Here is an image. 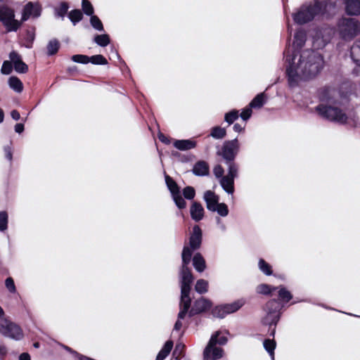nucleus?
<instances>
[{"instance_id": "f257e3e1", "label": "nucleus", "mask_w": 360, "mask_h": 360, "mask_svg": "<svg viewBox=\"0 0 360 360\" xmlns=\"http://www.w3.org/2000/svg\"><path fill=\"white\" fill-rule=\"evenodd\" d=\"M290 51L284 52L289 65L286 69L288 84L290 87L296 86L302 79H309L316 77L323 69L324 61L322 56L313 50H304L299 58L296 56L290 59L288 55Z\"/></svg>"}, {"instance_id": "f03ea898", "label": "nucleus", "mask_w": 360, "mask_h": 360, "mask_svg": "<svg viewBox=\"0 0 360 360\" xmlns=\"http://www.w3.org/2000/svg\"><path fill=\"white\" fill-rule=\"evenodd\" d=\"M192 257V252L189 248L186 245L183 248L181 258L182 266L180 271L181 276V300L179 303L180 311L179 318L184 319L189 310L191 304L190 297L191 284L193 281V277L191 269L188 267Z\"/></svg>"}, {"instance_id": "7ed1b4c3", "label": "nucleus", "mask_w": 360, "mask_h": 360, "mask_svg": "<svg viewBox=\"0 0 360 360\" xmlns=\"http://www.w3.org/2000/svg\"><path fill=\"white\" fill-rule=\"evenodd\" d=\"M316 111L323 119L339 124L346 123L348 118L346 113L340 108L339 103L330 100H328L326 103L317 105Z\"/></svg>"}, {"instance_id": "20e7f679", "label": "nucleus", "mask_w": 360, "mask_h": 360, "mask_svg": "<svg viewBox=\"0 0 360 360\" xmlns=\"http://www.w3.org/2000/svg\"><path fill=\"white\" fill-rule=\"evenodd\" d=\"M220 330L213 333L203 351V360H217L224 355V349L217 345H225L228 339L225 335H221Z\"/></svg>"}, {"instance_id": "39448f33", "label": "nucleus", "mask_w": 360, "mask_h": 360, "mask_svg": "<svg viewBox=\"0 0 360 360\" xmlns=\"http://www.w3.org/2000/svg\"><path fill=\"white\" fill-rule=\"evenodd\" d=\"M338 31L342 39L351 40L360 32V22L355 18H342L338 21Z\"/></svg>"}, {"instance_id": "423d86ee", "label": "nucleus", "mask_w": 360, "mask_h": 360, "mask_svg": "<svg viewBox=\"0 0 360 360\" xmlns=\"http://www.w3.org/2000/svg\"><path fill=\"white\" fill-rule=\"evenodd\" d=\"M321 4L316 1L314 4L302 6L298 11L292 15L295 22L303 25L312 20L316 15L321 13Z\"/></svg>"}, {"instance_id": "0eeeda50", "label": "nucleus", "mask_w": 360, "mask_h": 360, "mask_svg": "<svg viewBox=\"0 0 360 360\" xmlns=\"http://www.w3.org/2000/svg\"><path fill=\"white\" fill-rule=\"evenodd\" d=\"M282 307L283 305L276 299H272L267 302L264 307L266 315L262 319L263 324L266 326L274 325L276 326L280 319Z\"/></svg>"}, {"instance_id": "6e6552de", "label": "nucleus", "mask_w": 360, "mask_h": 360, "mask_svg": "<svg viewBox=\"0 0 360 360\" xmlns=\"http://www.w3.org/2000/svg\"><path fill=\"white\" fill-rule=\"evenodd\" d=\"M0 21L8 32L16 31L21 26V22L15 19L13 9L6 5L0 4Z\"/></svg>"}, {"instance_id": "1a4fd4ad", "label": "nucleus", "mask_w": 360, "mask_h": 360, "mask_svg": "<svg viewBox=\"0 0 360 360\" xmlns=\"http://www.w3.org/2000/svg\"><path fill=\"white\" fill-rule=\"evenodd\" d=\"M240 150V143L238 139L225 141L217 154L225 161L235 160Z\"/></svg>"}, {"instance_id": "9d476101", "label": "nucleus", "mask_w": 360, "mask_h": 360, "mask_svg": "<svg viewBox=\"0 0 360 360\" xmlns=\"http://www.w3.org/2000/svg\"><path fill=\"white\" fill-rule=\"evenodd\" d=\"M0 333L8 338L18 340L23 336L20 328L6 319L0 321Z\"/></svg>"}, {"instance_id": "9b49d317", "label": "nucleus", "mask_w": 360, "mask_h": 360, "mask_svg": "<svg viewBox=\"0 0 360 360\" xmlns=\"http://www.w3.org/2000/svg\"><path fill=\"white\" fill-rule=\"evenodd\" d=\"M41 6L38 2L27 3L22 11L21 22L27 20L30 17L37 18L41 15Z\"/></svg>"}, {"instance_id": "f8f14e48", "label": "nucleus", "mask_w": 360, "mask_h": 360, "mask_svg": "<svg viewBox=\"0 0 360 360\" xmlns=\"http://www.w3.org/2000/svg\"><path fill=\"white\" fill-rule=\"evenodd\" d=\"M211 307L212 302L209 300L201 297L194 302L191 310L188 311L187 313H188L189 316H193L210 309Z\"/></svg>"}, {"instance_id": "ddd939ff", "label": "nucleus", "mask_w": 360, "mask_h": 360, "mask_svg": "<svg viewBox=\"0 0 360 360\" xmlns=\"http://www.w3.org/2000/svg\"><path fill=\"white\" fill-rule=\"evenodd\" d=\"M202 243V231L199 226L195 225L193 228V232L189 239V248L193 251L200 248ZM188 248V246H187Z\"/></svg>"}, {"instance_id": "4468645a", "label": "nucleus", "mask_w": 360, "mask_h": 360, "mask_svg": "<svg viewBox=\"0 0 360 360\" xmlns=\"http://www.w3.org/2000/svg\"><path fill=\"white\" fill-rule=\"evenodd\" d=\"M345 0H323V1H316V2H319L321 4V13L323 12H330L334 11L337 8H340L342 4H344Z\"/></svg>"}, {"instance_id": "2eb2a0df", "label": "nucleus", "mask_w": 360, "mask_h": 360, "mask_svg": "<svg viewBox=\"0 0 360 360\" xmlns=\"http://www.w3.org/2000/svg\"><path fill=\"white\" fill-rule=\"evenodd\" d=\"M204 200L206 202L207 210L215 212V208L219 203V197L212 191H207L204 193Z\"/></svg>"}, {"instance_id": "dca6fc26", "label": "nucleus", "mask_w": 360, "mask_h": 360, "mask_svg": "<svg viewBox=\"0 0 360 360\" xmlns=\"http://www.w3.org/2000/svg\"><path fill=\"white\" fill-rule=\"evenodd\" d=\"M345 12L349 15H360V1L359 0H345Z\"/></svg>"}, {"instance_id": "f3484780", "label": "nucleus", "mask_w": 360, "mask_h": 360, "mask_svg": "<svg viewBox=\"0 0 360 360\" xmlns=\"http://www.w3.org/2000/svg\"><path fill=\"white\" fill-rule=\"evenodd\" d=\"M191 217L195 221H199L204 217V208L200 202H193L190 209Z\"/></svg>"}, {"instance_id": "a211bd4d", "label": "nucleus", "mask_w": 360, "mask_h": 360, "mask_svg": "<svg viewBox=\"0 0 360 360\" xmlns=\"http://www.w3.org/2000/svg\"><path fill=\"white\" fill-rule=\"evenodd\" d=\"M192 172L196 176H206L209 174V165L205 161H198L194 165Z\"/></svg>"}, {"instance_id": "6ab92c4d", "label": "nucleus", "mask_w": 360, "mask_h": 360, "mask_svg": "<svg viewBox=\"0 0 360 360\" xmlns=\"http://www.w3.org/2000/svg\"><path fill=\"white\" fill-rule=\"evenodd\" d=\"M234 179L233 177L224 176L219 181L223 189L229 194H233L234 192Z\"/></svg>"}, {"instance_id": "aec40b11", "label": "nucleus", "mask_w": 360, "mask_h": 360, "mask_svg": "<svg viewBox=\"0 0 360 360\" xmlns=\"http://www.w3.org/2000/svg\"><path fill=\"white\" fill-rule=\"evenodd\" d=\"M174 146L180 150H187L194 148L196 146V142L190 139L176 140L174 143Z\"/></svg>"}, {"instance_id": "412c9836", "label": "nucleus", "mask_w": 360, "mask_h": 360, "mask_svg": "<svg viewBox=\"0 0 360 360\" xmlns=\"http://www.w3.org/2000/svg\"><path fill=\"white\" fill-rule=\"evenodd\" d=\"M193 264L196 271L202 272L206 268L205 260L200 253H196L193 258Z\"/></svg>"}, {"instance_id": "4be33fe9", "label": "nucleus", "mask_w": 360, "mask_h": 360, "mask_svg": "<svg viewBox=\"0 0 360 360\" xmlns=\"http://www.w3.org/2000/svg\"><path fill=\"white\" fill-rule=\"evenodd\" d=\"M306 32L302 30H297L294 37L293 46L296 48H302L306 41Z\"/></svg>"}, {"instance_id": "5701e85b", "label": "nucleus", "mask_w": 360, "mask_h": 360, "mask_svg": "<svg viewBox=\"0 0 360 360\" xmlns=\"http://www.w3.org/2000/svg\"><path fill=\"white\" fill-rule=\"evenodd\" d=\"M245 302L244 300L240 299L238 300H236L231 304H224L226 312H227V314L234 313L237 311L239 309H240L244 304Z\"/></svg>"}, {"instance_id": "b1692460", "label": "nucleus", "mask_w": 360, "mask_h": 360, "mask_svg": "<svg viewBox=\"0 0 360 360\" xmlns=\"http://www.w3.org/2000/svg\"><path fill=\"white\" fill-rule=\"evenodd\" d=\"M225 165L227 166L228 173L226 176L236 178L238 175V165L235 160L225 161Z\"/></svg>"}, {"instance_id": "393cba45", "label": "nucleus", "mask_w": 360, "mask_h": 360, "mask_svg": "<svg viewBox=\"0 0 360 360\" xmlns=\"http://www.w3.org/2000/svg\"><path fill=\"white\" fill-rule=\"evenodd\" d=\"M173 347V342L168 340L165 342L162 349L159 352L155 360H164L170 353Z\"/></svg>"}, {"instance_id": "a878e982", "label": "nucleus", "mask_w": 360, "mask_h": 360, "mask_svg": "<svg viewBox=\"0 0 360 360\" xmlns=\"http://www.w3.org/2000/svg\"><path fill=\"white\" fill-rule=\"evenodd\" d=\"M350 55L354 62L360 66V40L352 46Z\"/></svg>"}, {"instance_id": "bb28decb", "label": "nucleus", "mask_w": 360, "mask_h": 360, "mask_svg": "<svg viewBox=\"0 0 360 360\" xmlns=\"http://www.w3.org/2000/svg\"><path fill=\"white\" fill-rule=\"evenodd\" d=\"M277 288V290H278V296L281 302L286 303L292 298L291 292L288 291L285 287L281 285Z\"/></svg>"}, {"instance_id": "cd10ccee", "label": "nucleus", "mask_w": 360, "mask_h": 360, "mask_svg": "<svg viewBox=\"0 0 360 360\" xmlns=\"http://www.w3.org/2000/svg\"><path fill=\"white\" fill-rule=\"evenodd\" d=\"M8 85L13 90L18 93H20L23 89V84L17 77H11L8 79Z\"/></svg>"}, {"instance_id": "c85d7f7f", "label": "nucleus", "mask_w": 360, "mask_h": 360, "mask_svg": "<svg viewBox=\"0 0 360 360\" xmlns=\"http://www.w3.org/2000/svg\"><path fill=\"white\" fill-rule=\"evenodd\" d=\"M265 94L261 93L257 94L252 101L250 103L249 106L251 108H260L265 103Z\"/></svg>"}, {"instance_id": "c756f323", "label": "nucleus", "mask_w": 360, "mask_h": 360, "mask_svg": "<svg viewBox=\"0 0 360 360\" xmlns=\"http://www.w3.org/2000/svg\"><path fill=\"white\" fill-rule=\"evenodd\" d=\"M68 18L72 22L73 25H75L83 18V13L79 9H74L68 13Z\"/></svg>"}, {"instance_id": "7c9ffc66", "label": "nucleus", "mask_w": 360, "mask_h": 360, "mask_svg": "<svg viewBox=\"0 0 360 360\" xmlns=\"http://www.w3.org/2000/svg\"><path fill=\"white\" fill-rule=\"evenodd\" d=\"M226 135V131L225 128L217 126L214 127L211 129L210 136L216 139H222Z\"/></svg>"}, {"instance_id": "2f4dec72", "label": "nucleus", "mask_w": 360, "mask_h": 360, "mask_svg": "<svg viewBox=\"0 0 360 360\" xmlns=\"http://www.w3.org/2000/svg\"><path fill=\"white\" fill-rule=\"evenodd\" d=\"M165 182L169 190L172 193V195H174L175 194L180 192L177 184L167 174L165 175Z\"/></svg>"}, {"instance_id": "473e14b6", "label": "nucleus", "mask_w": 360, "mask_h": 360, "mask_svg": "<svg viewBox=\"0 0 360 360\" xmlns=\"http://www.w3.org/2000/svg\"><path fill=\"white\" fill-rule=\"evenodd\" d=\"M59 47L60 43L56 39H53L50 40L46 46L47 54L49 56L56 54L58 52Z\"/></svg>"}, {"instance_id": "72a5a7b5", "label": "nucleus", "mask_w": 360, "mask_h": 360, "mask_svg": "<svg viewBox=\"0 0 360 360\" xmlns=\"http://www.w3.org/2000/svg\"><path fill=\"white\" fill-rule=\"evenodd\" d=\"M94 41L95 43L102 47L108 46L110 42V37L106 34L96 35L94 37Z\"/></svg>"}, {"instance_id": "f704fd0d", "label": "nucleus", "mask_w": 360, "mask_h": 360, "mask_svg": "<svg viewBox=\"0 0 360 360\" xmlns=\"http://www.w3.org/2000/svg\"><path fill=\"white\" fill-rule=\"evenodd\" d=\"M278 288L272 287L267 284H260L257 288V292L263 295H271L273 292L277 290Z\"/></svg>"}, {"instance_id": "c9c22d12", "label": "nucleus", "mask_w": 360, "mask_h": 360, "mask_svg": "<svg viewBox=\"0 0 360 360\" xmlns=\"http://www.w3.org/2000/svg\"><path fill=\"white\" fill-rule=\"evenodd\" d=\"M276 343L275 340L266 339L264 341V347L266 350V352L270 354L271 359H274V349L276 348Z\"/></svg>"}, {"instance_id": "e433bc0d", "label": "nucleus", "mask_w": 360, "mask_h": 360, "mask_svg": "<svg viewBox=\"0 0 360 360\" xmlns=\"http://www.w3.org/2000/svg\"><path fill=\"white\" fill-rule=\"evenodd\" d=\"M69 8V5L67 2L63 1L60 4V6L55 8V15L64 18Z\"/></svg>"}, {"instance_id": "4c0bfd02", "label": "nucleus", "mask_w": 360, "mask_h": 360, "mask_svg": "<svg viewBox=\"0 0 360 360\" xmlns=\"http://www.w3.org/2000/svg\"><path fill=\"white\" fill-rule=\"evenodd\" d=\"M195 290L200 294L207 292L208 290V282L204 279H199L196 282Z\"/></svg>"}, {"instance_id": "58836bf2", "label": "nucleus", "mask_w": 360, "mask_h": 360, "mask_svg": "<svg viewBox=\"0 0 360 360\" xmlns=\"http://www.w3.org/2000/svg\"><path fill=\"white\" fill-rule=\"evenodd\" d=\"M224 304L216 306L212 310V314L215 318L223 319L227 315Z\"/></svg>"}, {"instance_id": "ea45409f", "label": "nucleus", "mask_w": 360, "mask_h": 360, "mask_svg": "<svg viewBox=\"0 0 360 360\" xmlns=\"http://www.w3.org/2000/svg\"><path fill=\"white\" fill-rule=\"evenodd\" d=\"M238 117V111L237 110H233L225 114L224 120L230 125L233 124Z\"/></svg>"}, {"instance_id": "a19ab883", "label": "nucleus", "mask_w": 360, "mask_h": 360, "mask_svg": "<svg viewBox=\"0 0 360 360\" xmlns=\"http://www.w3.org/2000/svg\"><path fill=\"white\" fill-rule=\"evenodd\" d=\"M259 268L266 275L270 276L272 274L271 266L264 261L263 259L259 260Z\"/></svg>"}, {"instance_id": "79ce46f5", "label": "nucleus", "mask_w": 360, "mask_h": 360, "mask_svg": "<svg viewBox=\"0 0 360 360\" xmlns=\"http://www.w3.org/2000/svg\"><path fill=\"white\" fill-rule=\"evenodd\" d=\"M172 198L179 209H184L186 207V202L183 198L181 195V193H178L174 195H172Z\"/></svg>"}, {"instance_id": "37998d69", "label": "nucleus", "mask_w": 360, "mask_h": 360, "mask_svg": "<svg viewBox=\"0 0 360 360\" xmlns=\"http://www.w3.org/2000/svg\"><path fill=\"white\" fill-rule=\"evenodd\" d=\"M90 23L91 26L96 30L103 31V25L101 20L96 15H91L90 18Z\"/></svg>"}, {"instance_id": "c03bdc74", "label": "nucleus", "mask_w": 360, "mask_h": 360, "mask_svg": "<svg viewBox=\"0 0 360 360\" xmlns=\"http://www.w3.org/2000/svg\"><path fill=\"white\" fill-rule=\"evenodd\" d=\"M82 7L84 13L87 15H94V7L91 2L88 0H82Z\"/></svg>"}, {"instance_id": "a18cd8bd", "label": "nucleus", "mask_w": 360, "mask_h": 360, "mask_svg": "<svg viewBox=\"0 0 360 360\" xmlns=\"http://www.w3.org/2000/svg\"><path fill=\"white\" fill-rule=\"evenodd\" d=\"M89 62L95 65H105L107 60L102 55H95L89 57Z\"/></svg>"}, {"instance_id": "49530a36", "label": "nucleus", "mask_w": 360, "mask_h": 360, "mask_svg": "<svg viewBox=\"0 0 360 360\" xmlns=\"http://www.w3.org/2000/svg\"><path fill=\"white\" fill-rule=\"evenodd\" d=\"M183 195L187 200H193L195 195V191L192 186H186L183 189Z\"/></svg>"}, {"instance_id": "de8ad7c7", "label": "nucleus", "mask_w": 360, "mask_h": 360, "mask_svg": "<svg viewBox=\"0 0 360 360\" xmlns=\"http://www.w3.org/2000/svg\"><path fill=\"white\" fill-rule=\"evenodd\" d=\"M8 214L6 212H0V231H4L7 229Z\"/></svg>"}, {"instance_id": "09e8293b", "label": "nucleus", "mask_w": 360, "mask_h": 360, "mask_svg": "<svg viewBox=\"0 0 360 360\" xmlns=\"http://www.w3.org/2000/svg\"><path fill=\"white\" fill-rule=\"evenodd\" d=\"M72 60L75 63L87 64L89 63V56L82 54H76L72 56Z\"/></svg>"}, {"instance_id": "8fccbe9b", "label": "nucleus", "mask_w": 360, "mask_h": 360, "mask_svg": "<svg viewBox=\"0 0 360 360\" xmlns=\"http://www.w3.org/2000/svg\"><path fill=\"white\" fill-rule=\"evenodd\" d=\"M35 38L34 30H27L25 37V41L27 42L26 47L28 49L32 48L33 41Z\"/></svg>"}, {"instance_id": "3c124183", "label": "nucleus", "mask_w": 360, "mask_h": 360, "mask_svg": "<svg viewBox=\"0 0 360 360\" xmlns=\"http://www.w3.org/2000/svg\"><path fill=\"white\" fill-rule=\"evenodd\" d=\"M215 208V212L221 216L226 217L229 214L228 206L225 203H219Z\"/></svg>"}, {"instance_id": "603ef678", "label": "nucleus", "mask_w": 360, "mask_h": 360, "mask_svg": "<svg viewBox=\"0 0 360 360\" xmlns=\"http://www.w3.org/2000/svg\"><path fill=\"white\" fill-rule=\"evenodd\" d=\"M13 66L15 70L18 73H25L28 70L27 65L22 60H21L20 62H18L17 63L13 65Z\"/></svg>"}, {"instance_id": "864d4df0", "label": "nucleus", "mask_w": 360, "mask_h": 360, "mask_svg": "<svg viewBox=\"0 0 360 360\" xmlns=\"http://www.w3.org/2000/svg\"><path fill=\"white\" fill-rule=\"evenodd\" d=\"M13 70L12 63L10 61L6 60L4 62L1 67V72L4 75H9Z\"/></svg>"}, {"instance_id": "5fc2aeb1", "label": "nucleus", "mask_w": 360, "mask_h": 360, "mask_svg": "<svg viewBox=\"0 0 360 360\" xmlns=\"http://www.w3.org/2000/svg\"><path fill=\"white\" fill-rule=\"evenodd\" d=\"M5 285H6V287L7 288V289L9 290V292H13V293L15 292L16 289H15L14 281L11 277H8L6 279Z\"/></svg>"}, {"instance_id": "6e6d98bb", "label": "nucleus", "mask_w": 360, "mask_h": 360, "mask_svg": "<svg viewBox=\"0 0 360 360\" xmlns=\"http://www.w3.org/2000/svg\"><path fill=\"white\" fill-rule=\"evenodd\" d=\"M252 115V108L248 105L244 108L240 113V117L244 120L247 121Z\"/></svg>"}, {"instance_id": "4d7b16f0", "label": "nucleus", "mask_w": 360, "mask_h": 360, "mask_svg": "<svg viewBox=\"0 0 360 360\" xmlns=\"http://www.w3.org/2000/svg\"><path fill=\"white\" fill-rule=\"evenodd\" d=\"M213 173L217 178H220V179H221V177L224 176V169L220 165H217L214 167Z\"/></svg>"}, {"instance_id": "13d9d810", "label": "nucleus", "mask_w": 360, "mask_h": 360, "mask_svg": "<svg viewBox=\"0 0 360 360\" xmlns=\"http://www.w3.org/2000/svg\"><path fill=\"white\" fill-rule=\"evenodd\" d=\"M184 347V345L181 343L177 344L176 345L175 349L173 352V355L176 356V359H179L181 356V355L182 354Z\"/></svg>"}, {"instance_id": "bf43d9fd", "label": "nucleus", "mask_w": 360, "mask_h": 360, "mask_svg": "<svg viewBox=\"0 0 360 360\" xmlns=\"http://www.w3.org/2000/svg\"><path fill=\"white\" fill-rule=\"evenodd\" d=\"M9 57L13 65L22 60L20 56L15 51L10 53Z\"/></svg>"}, {"instance_id": "052dcab7", "label": "nucleus", "mask_w": 360, "mask_h": 360, "mask_svg": "<svg viewBox=\"0 0 360 360\" xmlns=\"http://www.w3.org/2000/svg\"><path fill=\"white\" fill-rule=\"evenodd\" d=\"M4 152L6 155V158L9 160L11 161L13 158V154H12V150L10 146H5L4 147Z\"/></svg>"}, {"instance_id": "680f3d73", "label": "nucleus", "mask_w": 360, "mask_h": 360, "mask_svg": "<svg viewBox=\"0 0 360 360\" xmlns=\"http://www.w3.org/2000/svg\"><path fill=\"white\" fill-rule=\"evenodd\" d=\"M24 131V124L22 123H18L15 126V131L20 134Z\"/></svg>"}, {"instance_id": "e2e57ef3", "label": "nucleus", "mask_w": 360, "mask_h": 360, "mask_svg": "<svg viewBox=\"0 0 360 360\" xmlns=\"http://www.w3.org/2000/svg\"><path fill=\"white\" fill-rule=\"evenodd\" d=\"M11 117L15 120H18L20 118L19 112L16 110H13L11 112Z\"/></svg>"}, {"instance_id": "0e129e2a", "label": "nucleus", "mask_w": 360, "mask_h": 360, "mask_svg": "<svg viewBox=\"0 0 360 360\" xmlns=\"http://www.w3.org/2000/svg\"><path fill=\"white\" fill-rule=\"evenodd\" d=\"M233 130L236 132H241L244 130L245 129V125L244 126H241L240 124L238 123H236L233 125Z\"/></svg>"}, {"instance_id": "69168bd1", "label": "nucleus", "mask_w": 360, "mask_h": 360, "mask_svg": "<svg viewBox=\"0 0 360 360\" xmlns=\"http://www.w3.org/2000/svg\"><path fill=\"white\" fill-rule=\"evenodd\" d=\"M7 354V349L4 346H0V359H3Z\"/></svg>"}, {"instance_id": "338daca9", "label": "nucleus", "mask_w": 360, "mask_h": 360, "mask_svg": "<svg viewBox=\"0 0 360 360\" xmlns=\"http://www.w3.org/2000/svg\"><path fill=\"white\" fill-rule=\"evenodd\" d=\"M19 360H30V356L28 353H22L20 355Z\"/></svg>"}, {"instance_id": "774afa93", "label": "nucleus", "mask_w": 360, "mask_h": 360, "mask_svg": "<svg viewBox=\"0 0 360 360\" xmlns=\"http://www.w3.org/2000/svg\"><path fill=\"white\" fill-rule=\"evenodd\" d=\"M158 137L161 142L165 143H169V139L162 134H160Z\"/></svg>"}]
</instances>
